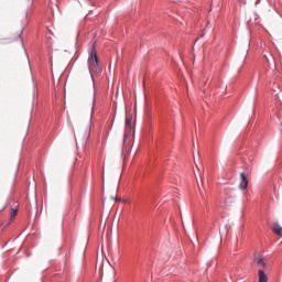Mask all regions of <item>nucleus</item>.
<instances>
[{
    "label": "nucleus",
    "mask_w": 282,
    "mask_h": 282,
    "mask_svg": "<svg viewBox=\"0 0 282 282\" xmlns=\"http://www.w3.org/2000/svg\"><path fill=\"white\" fill-rule=\"evenodd\" d=\"M239 188L241 191H246V188H248V177L246 176V173H243V172L240 173Z\"/></svg>",
    "instance_id": "3"
},
{
    "label": "nucleus",
    "mask_w": 282,
    "mask_h": 282,
    "mask_svg": "<svg viewBox=\"0 0 282 282\" xmlns=\"http://www.w3.org/2000/svg\"><path fill=\"white\" fill-rule=\"evenodd\" d=\"M17 209H12L11 212V219H14L17 217Z\"/></svg>",
    "instance_id": "7"
},
{
    "label": "nucleus",
    "mask_w": 282,
    "mask_h": 282,
    "mask_svg": "<svg viewBox=\"0 0 282 282\" xmlns=\"http://www.w3.org/2000/svg\"><path fill=\"white\" fill-rule=\"evenodd\" d=\"M253 263H256L258 268H265V260H263V258H259L258 256L253 257Z\"/></svg>",
    "instance_id": "4"
},
{
    "label": "nucleus",
    "mask_w": 282,
    "mask_h": 282,
    "mask_svg": "<svg viewBox=\"0 0 282 282\" xmlns=\"http://www.w3.org/2000/svg\"><path fill=\"white\" fill-rule=\"evenodd\" d=\"M274 235H279L280 237H282V227L281 225H279V223H275L273 225V228H272Z\"/></svg>",
    "instance_id": "5"
},
{
    "label": "nucleus",
    "mask_w": 282,
    "mask_h": 282,
    "mask_svg": "<svg viewBox=\"0 0 282 282\" xmlns=\"http://www.w3.org/2000/svg\"><path fill=\"white\" fill-rule=\"evenodd\" d=\"M131 122H132L131 117L127 116L126 117L124 140H127V138H129L131 135V129H133V126Z\"/></svg>",
    "instance_id": "2"
},
{
    "label": "nucleus",
    "mask_w": 282,
    "mask_h": 282,
    "mask_svg": "<svg viewBox=\"0 0 282 282\" xmlns=\"http://www.w3.org/2000/svg\"><path fill=\"white\" fill-rule=\"evenodd\" d=\"M111 199H115V202H122V198H115L113 196H111Z\"/></svg>",
    "instance_id": "8"
},
{
    "label": "nucleus",
    "mask_w": 282,
    "mask_h": 282,
    "mask_svg": "<svg viewBox=\"0 0 282 282\" xmlns=\"http://www.w3.org/2000/svg\"><path fill=\"white\" fill-rule=\"evenodd\" d=\"M88 65L91 78H94V74H100V67L98 66V54L96 53V43L93 45V52L89 55Z\"/></svg>",
    "instance_id": "1"
},
{
    "label": "nucleus",
    "mask_w": 282,
    "mask_h": 282,
    "mask_svg": "<svg viewBox=\"0 0 282 282\" xmlns=\"http://www.w3.org/2000/svg\"><path fill=\"white\" fill-rule=\"evenodd\" d=\"M123 204H127V200H123Z\"/></svg>",
    "instance_id": "9"
},
{
    "label": "nucleus",
    "mask_w": 282,
    "mask_h": 282,
    "mask_svg": "<svg viewBox=\"0 0 282 282\" xmlns=\"http://www.w3.org/2000/svg\"><path fill=\"white\" fill-rule=\"evenodd\" d=\"M259 282H268V275H265V272L262 271V269H259Z\"/></svg>",
    "instance_id": "6"
}]
</instances>
